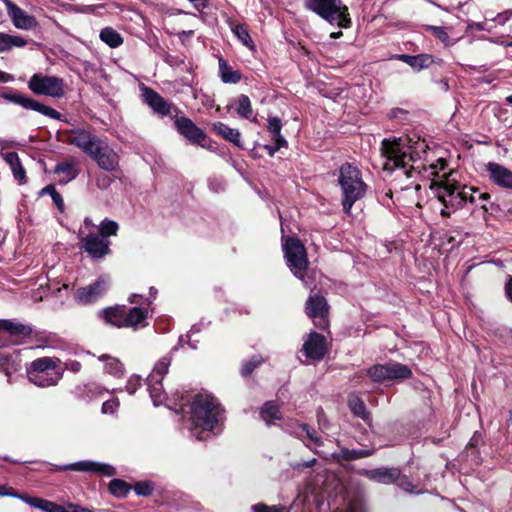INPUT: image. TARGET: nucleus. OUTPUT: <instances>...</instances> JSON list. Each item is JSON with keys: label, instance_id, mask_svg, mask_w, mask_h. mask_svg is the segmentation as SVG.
I'll use <instances>...</instances> for the list:
<instances>
[{"label": "nucleus", "instance_id": "nucleus-1", "mask_svg": "<svg viewBox=\"0 0 512 512\" xmlns=\"http://www.w3.org/2000/svg\"><path fill=\"white\" fill-rule=\"evenodd\" d=\"M429 146L425 139L416 134L399 137L394 140H383L381 154L385 158L383 169L392 171L395 168L403 170L408 178L415 174L422 175L430 181V189L442 205L440 214L449 217L462 208L467 202L477 203L489 199L488 193H481L474 187L462 186L453 177V173L440 174L446 167V161L439 158L436 163L428 166Z\"/></svg>", "mask_w": 512, "mask_h": 512}, {"label": "nucleus", "instance_id": "nucleus-2", "mask_svg": "<svg viewBox=\"0 0 512 512\" xmlns=\"http://www.w3.org/2000/svg\"><path fill=\"white\" fill-rule=\"evenodd\" d=\"M189 421L192 435L204 440L205 432H212L222 421L223 411L217 399L210 394L200 393L194 396L189 406Z\"/></svg>", "mask_w": 512, "mask_h": 512}, {"label": "nucleus", "instance_id": "nucleus-3", "mask_svg": "<svg viewBox=\"0 0 512 512\" xmlns=\"http://www.w3.org/2000/svg\"><path fill=\"white\" fill-rule=\"evenodd\" d=\"M338 183L342 192L343 210L349 214L353 204L365 196L367 185L360 169L348 162L339 168Z\"/></svg>", "mask_w": 512, "mask_h": 512}, {"label": "nucleus", "instance_id": "nucleus-4", "mask_svg": "<svg viewBox=\"0 0 512 512\" xmlns=\"http://www.w3.org/2000/svg\"><path fill=\"white\" fill-rule=\"evenodd\" d=\"M305 7L340 28L351 24L348 7L341 0H305Z\"/></svg>", "mask_w": 512, "mask_h": 512}, {"label": "nucleus", "instance_id": "nucleus-5", "mask_svg": "<svg viewBox=\"0 0 512 512\" xmlns=\"http://www.w3.org/2000/svg\"><path fill=\"white\" fill-rule=\"evenodd\" d=\"M59 360L43 357L31 362L27 368L28 379L39 387L56 385L62 378L61 369L58 367Z\"/></svg>", "mask_w": 512, "mask_h": 512}, {"label": "nucleus", "instance_id": "nucleus-6", "mask_svg": "<svg viewBox=\"0 0 512 512\" xmlns=\"http://www.w3.org/2000/svg\"><path fill=\"white\" fill-rule=\"evenodd\" d=\"M94 224L90 218H85L78 231L81 248L93 259H102L109 255L110 241L104 239L94 231Z\"/></svg>", "mask_w": 512, "mask_h": 512}, {"label": "nucleus", "instance_id": "nucleus-7", "mask_svg": "<svg viewBox=\"0 0 512 512\" xmlns=\"http://www.w3.org/2000/svg\"><path fill=\"white\" fill-rule=\"evenodd\" d=\"M284 256L291 272L299 278L305 286L309 283L305 277L308 259L304 245L296 238L289 237L283 243Z\"/></svg>", "mask_w": 512, "mask_h": 512}, {"label": "nucleus", "instance_id": "nucleus-8", "mask_svg": "<svg viewBox=\"0 0 512 512\" xmlns=\"http://www.w3.org/2000/svg\"><path fill=\"white\" fill-rule=\"evenodd\" d=\"M29 89L38 95H46L53 98H60L64 95L63 80L55 76L34 74L29 82Z\"/></svg>", "mask_w": 512, "mask_h": 512}, {"label": "nucleus", "instance_id": "nucleus-9", "mask_svg": "<svg viewBox=\"0 0 512 512\" xmlns=\"http://www.w3.org/2000/svg\"><path fill=\"white\" fill-rule=\"evenodd\" d=\"M367 373L374 382L406 379L412 375L408 366L397 362L374 365L368 369Z\"/></svg>", "mask_w": 512, "mask_h": 512}, {"label": "nucleus", "instance_id": "nucleus-10", "mask_svg": "<svg viewBox=\"0 0 512 512\" xmlns=\"http://www.w3.org/2000/svg\"><path fill=\"white\" fill-rule=\"evenodd\" d=\"M89 156L106 171H115L119 165L118 154L103 140L99 139Z\"/></svg>", "mask_w": 512, "mask_h": 512}, {"label": "nucleus", "instance_id": "nucleus-11", "mask_svg": "<svg viewBox=\"0 0 512 512\" xmlns=\"http://www.w3.org/2000/svg\"><path fill=\"white\" fill-rule=\"evenodd\" d=\"M109 284V279L101 276L94 283L79 288L75 293V300L82 305L92 304L104 295Z\"/></svg>", "mask_w": 512, "mask_h": 512}, {"label": "nucleus", "instance_id": "nucleus-12", "mask_svg": "<svg viewBox=\"0 0 512 512\" xmlns=\"http://www.w3.org/2000/svg\"><path fill=\"white\" fill-rule=\"evenodd\" d=\"M2 97L12 103L22 106L25 109H30L41 113L52 119H60L61 114L55 109L43 105L36 100L26 97L20 93H3Z\"/></svg>", "mask_w": 512, "mask_h": 512}, {"label": "nucleus", "instance_id": "nucleus-13", "mask_svg": "<svg viewBox=\"0 0 512 512\" xmlns=\"http://www.w3.org/2000/svg\"><path fill=\"white\" fill-rule=\"evenodd\" d=\"M64 141L70 145H74L89 155L92 149L100 139L91 131L85 129H74L63 134Z\"/></svg>", "mask_w": 512, "mask_h": 512}, {"label": "nucleus", "instance_id": "nucleus-14", "mask_svg": "<svg viewBox=\"0 0 512 512\" xmlns=\"http://www.w3.org/2000/svg\"><path fill=\"white\" fill-rule=\"evenodd\" d=\"M130 303L139 304L140 306H136L130 309L126 308V322L127 327L136 328L138 325L142 324L146 318L148 317V308L151 304L150 298H143L141 295L132 294L129 297Z\"/></svg>", "mask_w": 512, "mask_h": 512}, {"label": "nucleus", "instance_id": "nucleus-15", "mask_svg": "<svg viewBox=\"0 0 512 512\" xmlns=\"http://www.w3.org/2000/svg\"><path fill=\"white\" fill-rule=\"evenodd\" d=\"M13 25L22 30H30L37 26L34 16L27 14L11 0H2Z\"/></svg>", "mask_w": 512, "mask_h": 512}, {"label": "nucleus", "instance_id": "nucleus-16", "mask_svg": "<svg viewBox=\"0 0 512 512\" xmlns=\"http://www.w3.org/2000/svg\"><path fill=\"white\" fill-rule=\"evenodd\" d=\"M306 313L314 320L316 326L325 328L327 325L328 305L325 298L313 295L306 302Z\"/></svg>", "mask_w": 512, "mask_h": 512}, {"label": "nucleus", "instance_id": "nucleus-17", "mask_svg": "<svg viewBox=\"0 0 512 512\" xmlns=\"http://www.w3.org/2000/svg\"><path fill=\"white\" fill-rule=\"evenodd\" d=\"M56 470H72L79 472H96L105 476H113L116 474V470L113 466L105 463L95 462V461H78L75 463L67 464L64 466L57 467Z\"/></svg>", "mask_w": 512, "mask_h": 512}, {"label": "nucleus", "instance_id": "nucleus-18", "mask_svg": "<svg viewBox=\"0 0 512 512\" xmlns=\"http://www.w3.org/2000/svg\"><path fill=\"white\" fill-rule=\"evenodd\" d=\"M486 171L492 183L503 189L512 190L511 170H509L508 168L499 163L489 162L486 164Z\"/></svg>", "mask_w": 512, "mask_h": 512}, {"label": "nucleus", "instance_id": "nucleus-19", "mask_svg": "<svg viewBox=\"0 0 512 512\" xmlns=\"http://www.w3.org/2000/svg\"><path fill=\"white\" fill-rule=\"evenodd\" d=\"M175 125L178 132L190 142L204 146L203 141L206 139L205 134L189 118L184 116L177 117Z\"/></svg>", "mask_w": 512, "mask_h": 512}, {"label": "nucleus", "instance_id": "nucleus-20", "mask_svg": "<svg viewBox=\"0 0 512 512\" xmlns=\"http://www.w3.org/2000/svg\"><path fill=\"white\" fill-rule=\"evenodd\" d=\"M305 355L313 360H320L326 353L324 336L318 333H311L303 345Z\"/></svg>", "mask_w": 512, "mask_h": 512}, {"label": "nucleus", "instance_id": "nucleus-21", "mask_svg": "<svg viewBox=\"0 0 512 512\" xmlns=\"http://www.w3.org/2000/svg\"><path fill=\"white\" fill-rule=\"evenodd\" d=\"M144 101L149 105L154 112L160 115H167L171 111V105L157 92L151 88L145 87L142 89Z\"/></svg>", "mask_w": 512, "mask_h": 512}, {"label": "nucleus", "instance_id": "nucleus-22", "mask_svg": "<svg viewBox=\"0 0 512 512\" xmlns=\"http://www.w3.org/2000/svg\"><path fill=\"white\" fill-rule=\"evenodd\" d=\"M2 158L9 165L14 178L19 183L26 181V173L16 152H1Z\"/></svg>", "mask_w": 512, "mask_h": 512}, {"label": "nucleus", "instance_id": "nucleus-23", "mask_svg": "<svg viewBox=\"0 0 512 512\" xmlns=\"http://www.w3.org/2000/svg\"><path fill=\"white\" fill-rule=\"evenodd\" d=\"M365 475L374 481L383 484H390L395 482L399 478V471L396 468L386 469H374L365 472Z\"/></svg>", "mask_w": 512, "mask_h": 512}, {"label": "nucleus", "instance_id": "nucleus-24", "mask_svg": "<svg viewBox=\"0 0 512 512\" xmlns=\"http://www.w3.org/2000/svg\"><path fill=\"white\" fill-rule=\"evenodd\" d=\"M102 314L107 323L118 328L127 327L126 307L121 306L105 309Z\"/></svg>", "mask_w": 512, "mask_h": 512}, {"label": "nucleus", "instance_id": "nucleus-25", "mask_svg": "<svg viewBox=\"0 0 512 512\" xmlns=\"http://www.w3.org/2000/svg\"><path fill=\"white\" fill-rule=\"evenodd\" d=\"M148 390L155 406L164 404L166 393L163 390L162 379L148 377Z\"/></svg>", "mask_w": 512, "mask_h": 512}, {"label": "nucleus", "instance_id": "nucleus-26", "mask_svg": "<svg viewBox=\"0 0 512 512\" xmlns=\"http://www.w3.org/2000/svg\"><path fill=\"white\" fill-rule=\"evenodd\" d=\"M213 129L216 131V133L221 135L224 139L232 142L233 144H235L238 147H241V140H240L241 134L238 129L230 128L228 125H226L222 122L214 123Z\"/></svg>", "mask_w": 512, "mask_h": 512}, {"label": "nucleus", "instance_id": "nucleus-27", "mask_svg": "<svg viewBox=\"0 0 512 512\" xmlns=\"http://www.w3.org/2000/svg\"><path fill=\"white\" fill-rule=\"evenodd\" d=\"M260 417L268 426L274 424L275 421L282 418L279 407L271 401L266 402L262 406Z\"/></svg>", "mask_w": 512, "mask_h": 512}, {"label": "nucleus", "instance_id": "nucleus-28", "mask_svg": "<svg viewBox=\"0 0 512 512\" xmlns=\"http://www.w3.org/2000/svg\"><path fill=\"white\" fill-rule=\"evenodd\" d=\"M98 360L101 362H104V370L108 374L120 377L123 374L124 368L123 364L120 362L119 359L112 357L110 355H101L98 357Z\"/></svg>", "mask_w": 512, "mask_h": 512}, {"label": "nucleus", "instance_id": "nucleus-29", "mask_svg": "<svg viewBox=\"0 0 512 512\" xmlns=\"http://www.w3.org/2000/svg\"><path fill=\"white\" fill-rule=\"evenodd\" d=\"M27 41L17 35L0 32V53L11 50L14 47H24Z\"/></svg>", "mask_w": 512, "mask_h": 512}, {"label": "nucleus", "instance_id": "nucleus-30", "mask_svg": "<svg viewBox=\"0 0 512 512\" xmlns=\"http://www.w3.org/2000/svg\"><path fill=\"white\" fill-rule=\"evenodd\" d=\"M219 74L224 83L236 84L241 80V73L233 70L223 59H219Z\"/></svg>", "mask_w": 512, "mask_h": 512}, {"label": "nucleus", "instance_id": "nucleus-31", "mask_svg": "<svg viewBox=\"0 0 512 512\" xmlns=\"http://www.w3.org/2000/svg\"><path fill=\"white\" fill-rule=\"evenodd\" d=\"M100 39L111 48H117L123 43L121 35L111 27L101 30Z\"/></svg>", "mask_w": 512, "mask_h": 512}, {"label": "nucleus", "instance_id": "nucleus-32", "mask_svg": "<svg viewBox=\"0 0 512 512\" xmlns=\"http://www.w3.org/2000/svg\"><path fill=\"white\" fill-rule=\"evenodd\" d=\"M348 406L353 414L363 420L369 418V413L366 411L364 402L355 394H352L348 398Z\"/></svg>", "mask_w": 512, "mask_h": 512}, {"label": "nucleus", "instance_id": "nucleus-33", "mask_svg": "<svg viewBox=\"0 0 512 512\" xmlns=\"http://www.w3.org/2000/svg\"><path fill=\"white\" fill-rule=\"evenodd\" d=\"M268 131L272 134V140L278 142L280 146H287V141L281 135V120L278 117H270L268 119Z\"/></svg>", "mask_w": 512, "mask_h": 512}, {"label": "nucleus", "instance_id": "nucleus-34", "mask_svg": "<svg viewBox=\"0 0 512 512\" xmlns=\"http://www.w3.org/2000/svg\"><path fill=\"white\" fill-rule=\"evenodd\" d=\"M55 172L62 175L60 181L65 183L73 180L78 175V170L75 165L68 162L58 164L55 168Z\"/></svg>", "mask_w": 512, "mask_h": 512}, {"label": "nucleus", "instance_id": "nucleus-35", "mask_svg": "<svg viewBox=\"0 0 512 512\" xmlns=\"http://www.w3.org/2000/svg\"><path fill=\"white\" fill-rule=\"evenodd\" d=\"M237 114L245 119H251L253 116L252 105L247 95H240L236 100Z\"/></svg>", "mask_w": 512, "mask_h": 512}, {"label": "nucleus", "instance_id": "nucleus-36", "mask_svg": "<svg viewBox=\"0 0 512 512\" xmlns=\"http://www.w3.org/2000/svg\"><path fill=\"white\" fill-rule=\"evenodd\" d=\"M119 230V225L117 222L110 220V219H104L101 221L99 227H98V233L101 237L104 239H107L111 236H116L117 232Z\"/></svg>", "mask_w": 512, "mask_h": 512}, {"label": "nucleus", "instance_id": "nucleus-37", "mask_svg": "<svg viewBox=\"0 0 512 512\" xmlns=\"http://www.w3.org/2000/svg\"><path fill=\"white\" fill-rule=\"evenodd\" d=\"M170 364H171V357L170 356L162 357L154 365L153 371L149 375V377L156 378V379H162L163 376L168 372Z\"/></svg>", "mask_w": 512, "mask_h": 512}, {"label": "nucleus", "instance_id": "nucleus-38", "mask_svg": "<svg viewBox=\"0 0 512 512\" xmlns=\"http://www.w3.org/2000/svg\"><path fill=\"white\" fill-rule=\"evenodd\" d=\"M109 491L114 496L122 498V497H125L129 493L130 486L123 480L113 479L109 483Z\"/></svg>", "mask_w": 512, "mask_h": 512}, {"label": "nucleus", "instance_id": "nucleus-39", "mask_svg": "<svg viewBox=\"0 0 512 512\" xmlns=\"http://www.w3.org/2000/svg\"><path fill=\"white\" fill-rule=\"evenodd\" d=\"M233 32L236 37L249 49L253 50L255 48L254 43L248 33V30L244 25L237 24L233 27Z\"/></svg>", "mask_w": 512, "mask_h": 512}, {"label": "nucleus", "instance_id": "nucleus-40", "mask_svg": "<svg viewBox=\"0 0 512 512\" xmlns=\"http://www.w3.org/2000/svg\"><path fill=\"white\" fill-rule=\"evenodd\" d=\"M432 63H433V58L431 55L419 54V55L413 56L409 66H411L415 70H422V69L428 68Z\"/></svg>", "mask_w": 512, "mask_h": 512}, {"label": "nucleus", "instance_id": "nucleus-41", "mask_svg": "<svg viewBox=\"0 0 512 512\" xmlns=\"http://www.w3.org/2000/svg\"><path fill=\"white\" fill-rule=\"evenodd\" d=\"M4 331L13 335H26L30 332L27 326L11 320H4Z\"/></svg>", "mask_w": 512, "mask_h": 512}, {"label": "nucleus", "instance_id": "nucleus-42", "mask_svg": "<svg viewBox=\"0 0 512 512\" xmlns=\"http://www.w3.org/2000/svg\"><path fill=\"white\" fill-rule=\"evenodd\" d=\"M299 429L300 431L296 432L297 436L304 439V438H307L308 440H310L315 446H320L321 445V440L320 438H318L314 431L308 427L307 425L305 424H302V425H299Z\"/></svg>", "mask_w": 512, "mask_h": 512}, {"label": "nucleus", "instance_id": "nucleus-43", "mask_svg": "<svg viewBox=\"0 0 512 512\" xmlns=\"http://www.w3.org/2000/svg\"><path fill=\"white\" fill-rule=\"evenodd\" d=\"M134 490L138 495L148 496L152 493L153 487L148 482H138L135 484Z\"/></svg>", "mask_w": 512, "mask_h": 512}, {"label": "nucleus", "instance_id": "nucleus-44", "mask_svg": "<svg viewBox=\"0 0 512 512\" xmlns=\"http://www.w3.org/2000/svg\"><path fill=\"white\" fill-rule=\"evenodd\" d=\"M119 407L118 399H111L105 401L102 405V413L103 414H114Z\"/></svg>", "mask_w": 512, "mask_h": 512}, {"label": "nucleus", "instance_id": "nucleus-45", "mask_svg": "<svg viewBox=\"0 0 512 512\" xmlns=\"http://www.w3.org/2000/svg\"><path fill=\"white\" fill-rule=\"evenodd\" d=\"M261 360L258 358H252L242 365L241 373L243 376L249 375L259 364Z\"/></svg>", "mask_w": 512, "mask_h": 512}, {"label": "nucleus", "instance_id": "nucleus-46", "mask_svg": "<svg viewBox=\"0 0 512 512\" xmlns=\"http://www.w3.org/2000/svg\"><path fill=\"white\" fill-rule=\"evenodd\" d=\"M429 30L433 33L434 36H436L440 41H442L443 43L445 44H449V36L447 34V32L441 28V27H437V26H430L429 27Z\"/></svg>", "mask_w": 512, "mask_h": 512}, {"label": "nucleus", "instance_id": "nucleus-47", "mask_svg": "<svg viewBox=\"0 0 512 512\" xmlns=\"http://www.w3.org/2000/svg\"><path fill=\"white\" fill-rule=\"evenodd\" d=\"M141 385V378L137 375L131 376L127 382L126 390L129 394H134Z\"/></svg>", "mask_w": 512, "mask_h": 512}, {"label": "nucleus", "instance_id": "nucleus-48", "mask_svg": "<svg viewBox=\"0 0 512 512\" xmlns=\"http://www.w3.org/2000/svg\"><path fill=\"white\" fill-rule=\"evenodd\" d=\"M369 455L370 452L367 450H351L345 452V457L348 460L359 459Z\"/></svg>", "mask_w": 512, "mask_h": 512}, {"label": "nucleus", "instance_id": "nucleus-49", "mask_svg": "<svg viewBox=\"0 0 512 512\" xmlns=\"http://www.w3.org/2000/svg\"><path fill=\"white\" fill-rule=\"evenodd\" d=\"M283 508L279 506H266L264 504H258L253 506V512H282Z\"/></svg>", "mask_w": 512, "mask_h": 512}, {"label": "nucleus", "instance_id": "nucleus-50", "mask_svg": "<svg viewBox=\"0 0 512 512\" xmlns=\"http://www.w3.org/2000/svg\"><path fill=\"white\" fill-rule=\"evenodd\" d=\"M396 481H398V485L404 489L405 491L411 492V493H418L412 486V484L409 482V480L406 477L398 478Z\"/></svg>", "mask_w": 512, "mask_h": 512}, {"label": "nucleus", "instance_id": "nucleus-51", "mask_svg": "<svg viewBox=\"0 0 512 512\" xmlns=\"http://www.w3.org/2000/svg\"><path fill=\"white\" fill-rule=\"evenodd\" d=\"M511 19V16L509 14L508 10H505L501 13H498L494 18H492V21H498L500 25H504L506 22H508Z\"/></svg>", "mask_w": 512, "mask_h": 512}, {"label": "nucleus", "instance_id": "nucleus-52", "mask_svg": "<svg viewBox=\"0 0 512 512\" xmlns=\"http://www.w3.org/2000/svg\"><path fill=\"white\" fill-rule=\"evenodd\" d=\"M65 368L76 373L80 371L81 363L76 360H69L65 363Z\"/></svg>", "mask_w": 512, "mask_h": 512}, {"label": "nucleus", "instance_id": "nucleus-53", "mask_svg": "<svg viewBox=\"0 0 512 512\" xmlns=\"http://www.w3.org/2000/svg\"><path fill=\"white\" fill-rule=\"evenodd\" d=\"M52 189V192H51V196H52V199L53 201L55 202V204L58 206L59 209H62L63 208V199L61 197V195L56 192L53 188Z\"/></svg>", "mask_w": 512, "mask_h": 512}, {"label": "nucleus", "instance_id": "nucleus-54", "mask_svg": "<svg viewBox=\"0 0 512 512\" xmlns=\"http://www.w3.org/2000/svg\"><path fill=\"white\" fill-rule=\"evenodd\" d=\"M470 28L476 29L478 31L487 30L490 31V29L487 27V21L484 22H475L469 25Z\"/></svg>", "mask_w": 512, "mask_h": 512}, {"label": "nucleus", "instance_id": "nucleus-55", "mask_svg": "<svg viewBox=\"0 0 512 512\" xmlns=\"http://www.w3.org/2000/svg\"><path fill=\"white\" fill-rule=\"evenodd\" d=\"M275 145H266L265 150L268 152L270 156H273L279 149L283 148L284 146H280L278 142H274Z\"/></svg>", "mask_w": 512, "mask_h": 512}, {"label": "nucleus", "instance_id": "nucleus-56", "mask_svg": "<svg viewBox=\"0 0 512 512\" xmlns=\"http://www.w3.org/2000/svg\"><path fill=\"white\" fill-rule=\"evenodd\" d=\"M110 182L111 180L107 176H104L103 178L97 179V186L104 189L110 185Z\"/></svg>", "mask_w": 512, "mask_h": 512}, {"label": "nucleus", "instance_id": "nucleus-57", "mask_svg": "<svg viewBox=\"0 0 512 512\" xmlns=\"http://www.w3.org/2000/svg\"><path fill=\"white\" fill-rule=\"evenodd\" d=\"M507 298L512 302V278L509 279L505 286Z\"/></svg>", "mask_w": 512, "mask_h": 512}, {"label": "nucleus", "instance_id": "nucleus-58", "mask_svg": "<svg viewBox=\"0 0 512 512\" xmlns=\"http://www.w3.org/2000/svg\"><path fill=\"white\" fill-rule=\"evenodd\" d=\"M11 79H12V77L9 74L0 71V83L1 82H3V83L8 82Z\"/></svg>", "mask_w": 512, "mask_h": 512}, {"label": "nucleus", "instance_id": "nucleus-59", "mask_svg": "<svg viewBox=\"0 0 512 512\" xmlns=\"http://www.w3.org/2000/svg\"><path fill=\"white\" fill-rule=\"evenodd\" d=\"M412 58H413V56L406 55V54H403V55L399 56V59H401L402 61H404L408 65H410Z\"/></svg>", "mask_w": 512, "mask_h": 512}, {"label": "nucleus", "instance_id": "nucleus-60", "mask_svg": "<svg viewBox=\"0 0 512 512\" xmlns=\"http://www.w3.org/2000/svg\"><path fill=\"white\" fill-rule=\"evenodd\" d=\"M193 33H194L193 30H189V31H182L178 35L180 38H183V37H190L193 35Z\"/></svg>", "mask_w": 512, "mask_h": 512}, {"label": "nucleus", "instance_id": "nucleus-61", "mask_svg": "<svg viewBox=\"0 0 512 512\" xmlns=\"http://www.w3.org/2000/svg\"><path fill=\"white\" fill-rule=\"evenodd\" d=\"M341 36H342V32H341V31H338V32H332V33L330 34V37H331V38H334V39H336V38H340Z\"/></svg>", "mask_w": 512, "mask_h": 512}, {"label": "nucleus", "instance_id": "nucleus-62", "mask_svg": "<svg viewBox=\"0 0 512 512\" xmlns=\"http://www.w3.org/2000/svg\"><path fill=\"white\" fill-rule=\"evenodd\" d=\"M335 512H357L354 507L350 506L349 508L345 509V510H337Z\"/></svg>", "mask_w": 512, "mask_h": 512}, {"label": "nucleus", "instance_id": "nucleus-63", "mask_svg": "<svg viewBox=\"0 0 512 512\" xmlns=\"http://www.w3.org/2000/svg\"><path fill=\"white\" fill-rule=\"evenodd\" d=\"M0 495H6L5 487L0 485Z\"/></svg>", "mask_w": 512, "mask_h": 512}, {"label": "nucleus", "instance_id": "nucleus-64", "mask_svg": "<svg viewBox=\"0 0 512 512\" xmlns=\"http://www.w3.org/2000/svg\"><path fill=\"white\" fill-rule=\"evenodd\" d=\"M506 101L510 104H512V94L509 95L507 98H506Z\"/></svg>", "mask_w": 512, "mask_h": 512}]
</instances>
